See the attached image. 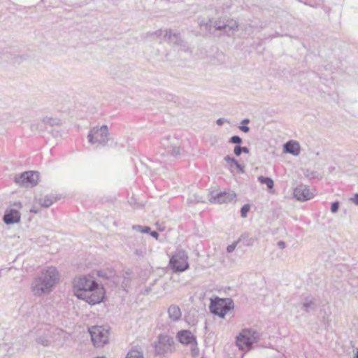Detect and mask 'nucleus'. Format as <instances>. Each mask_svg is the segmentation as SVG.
<instances>
[{"label": "nucleus", "instance_id": "ddd939ff", "mask_svg": "<svg viewBox=\"0 0 358 358\" xmlns=\"http://www.w3.org/2000/svg\"><path fill=\"white\" fill-rule=\"evenodd\" d=\"M294 196L298 201H304L311 199L314 194L306 185H299L294 189Z\"/></svg>", "mask_w": 358, "mask_h": 358}, {"label": "nucleus", "instance_id": "a19ab883", "mask_svg": "<svg viewBox=\"0 0 358 358\" xmlns=\"http://www.w3.org/2000/svg\"><path fill=\"white\" fill-rule=\"evenodd\" d=\"M150 235H151L152 237L155 238H158V236H159V234H158L156 231H152V232L150 233Z\"/></svg>", "mask_w": 358, "mask_h": 358}, {"label": "nucleus", "instance_id": "2f4dec72", "mask_svg": "<svg viewBox=\"0 0 358 358\" xmlns=\"http://www.w3.org/2000/svg\"><path fill=\"white\" fill-rule=\"evenodd\" d=\"M229 143L240 145L242 143V139L238 136H233L230 138Z\"/></svg>", "mask_w": 358, "mask_h": 358}, {"label": "nucleus", "instance_id": "a211bd4d", "mask_svg": "<svg viewBox=\"0 0 358 358\" xmlns=\"http://www.w3.org/2000/svg\"><path fill=\"white\" fill-rule=\"evenodd\" d=\"M169 318L172 322L178 321L181 316L182 313L180 308L176 305H171L168 308Z\"/></svg>", "mask_w": 358, "mask_h": 358}, {"label": "nucleus", "instance_id": "4c0bfd02", "mask_svg": "<svg viewBox=\"0 0 358 358\" xmlns=\"http://www.w3.org/2000/svg\"><path fill=\"white\" fill-rule=\"evenodd\" d=\"M285 243L284 241H278V246L280 248V249H284L285 248Z\"/></svg>", "mask_w": 358, "mask_h": 358}, {"label": "nucleus", "instance_id": "58836bf2", "mask_svg": "<svg viewBox=\"0 0 358 358\" xmlns=\"http://www.w3.org/2000/svg\"><path fill=\"white\" fill-rule=\"evenodd\" d=\"M225 119L224 118H220L217 120V124L219 125V126H221L224 124V122H225Z\"/></svg>", "mask_w": 358, "mask_h": 358}, {"label": "nucleus", "instance_id": "20e7f679", "mask_svg": "<svg viewBox=\"0 0 358 358\" xmlns=\"http://www.w3.org/2000/svg\"><path fill=\"white\" fill-rule=\"evenodd\" d=\"M174 341L173 338L166 334H161L157 340L154 342L153 347L156 355L164 356L173 351Z\"/></svg>", "mask_w": 358, "mask_h": 358}, {"label": "nucleus", "instance_id": "7ed1b4c3", "mask_svg": "<svg viewBox=\"0 0 358 358\" xmlns=\"http://www.w3.org/2000/svg\"><path fill=\"white\" fill-rule=\"evenodd\" d=\"M258 333L252 329H244L236 338V343L242 351L250 350L252 345L257 342Z\"/></svg>", "mask_w": 358, "mask_h": 358}, {"label": "nucleus", "instance_id": "5701e85b", "mask_svg": "<svg viewBox=\"0 0 358 358\" xmlns=\"http://www.w3.org/2000/svg\"><path fill=\"white\" fill-rule=\"evenodd\" d=\"M258 181L261 184H265L268 189H271L273 187V181L271 178L268 177H264V176H259L258 177Z\"/></svg>", "mask_w": 358, "mask_h": 358}, {"label": "nucleus", "instance_id": "2eb2a0df", "mask_svg": "<svg viewBox=\"0 0 358 358\" xmlns=\"http://www.w3.org/2000/svg\"><path fill=\"white\" fill-rule=\"evenodd\" d=\"M3 220L6 224L18 223L20 221V214L15 209L6 210Z\"/></svg>", "mask_w": 358, "mask_h": 358}, {"label": "nucleus", "instance_id": "f03ea898", "mask_svg": "<svg viewBox=\"0 0 358 358\" xmlns=\"http://www.w3.org/2000/svg\"><path fill=\"white\" fill-rule=\"evenodd\" d=\"M58 280L59 273L56 268L48 267L33 280L31 292L37 296L48 294L52 291Z\"/></svg>", "mask_w": 358, "mask_h": 358}, {"label": "nucleus", "instance_id": "473e14b6", "mask_svg": "<svg viewBox=\"0 0 358 358\" xmlns=\"http://www.w3.org/2000/svg\"><path fill=\"white\" fill-rule=\"evenodd\" d=\"M338 208H339V202L338 201L333 202L331 203V213H336L338 211Z\"/></svg>", "mask_w": 358, "mask_h": 358}, {"label": "nucleus", "instance_id": "1a4fd4ad", "mask_svg": "<svg viewBox=\"0 0 358 358\" xmlns=\"http://www.w3.org/2000/svg\"><path fill=\"white\" fill-rule=\"evenodd\" d=\"M155 35L161 38V39L169 43L174 44L176 45H182L183 41L180 36V34L178 32L173 31L171 29L166 30H157L155 32Z\"/></svg>", "mask_w": 358, "mask_h": 358}, {"label": "nucleus", "instance_id": "a878e982", "mask_svg": "<svg viewBox=\"0 0 358 358\" xmlns=\"http://www.w3.org/2000/svg\"><path fill=\"white\" fill-rule=\"evenodd\" d=\"M313 305L314 303L313 300L307 298L303 303L301 308L306 312H308L310 309L313 308Z\"/></svg>", "mask_w": 358, "mask_h": 358}, {"label": "nucleus", "instance_id": "b1692460", "mask_svg": "<svg viewBox=\"0 0 358 358\" xmlns=\"http://www.w3.org/2000/svg\"><path fill=\"white\" fill-rule=\"evenodd\" d=\"M187 202L189 204H195L199 202H204L203 198L196 194H190L187 199Z\"/></svg>", "mask_w": 358, "mask_h": 358}, {"label": "nucleus", "instance_id": "c9c22d12", "mask_svg": "<svg viewBox=\"0 0 358 358\" xmlns=\"http://www.w3.org/2000/svg\"><path fill=\"white\" fill-rule=\"evenodd\" d=\"M133 229L136 230V231H138L139 232L141 233V231L143 230V227L141 226V225H134L132 227Z\"/></svg>", "mask_w": 358, "mask_h": 358}, {"label": "nucleus", "instance_id": "37998d69", "mask_svg": "<svg viewBox=\"0 0 358 358\" xmlns=\"http://www.w3.org/2000/svg\"><path fill=\"white\" fill-rule=\"evenodd\" d=\"M31 212H34V213H36V210H31Z\"/></svg>", "mask_w": 358, "mask_h": 358}, {"label": "nucleus", "instance_id": "f8f14e48", "mask_svg": "<svg viewBox=\"0 0 358 358\" xmlns=\"http://www.w3.org/2000/svg\"><path fill=\"white\" fill-rule=\"evenodd\" d=\"M60 124V120L57 117L45 116L40 121L34 122L31 125V129L34 131H44L46 129V125L51 127L59 125Z\"/></svg>", "mask_w": 358, "mask_h": 358}, {"label": "nucleus", "instance_id": "6e6552de", "mask_svg": "<svg viewBox=\"0 0 358 358\" xmlns=\"http://www.w3.org/2000/svg\"><path fill=\"white\" fill-rule=\"evenodd\" d=\"M188 257L183 250L178 251L170 259V264L175 271H185L189 268Z\"/></svg>", "mask_w": 358, "mask_h": 358}, {"label": "nucleus", "instance_id": "cd10ccee", "mask_svg": "<svg viewBox=\"0 0 358 358\" xmlns=\"http://www.w3.org/2000/svg\"><path fill=\"white\" fill-rule=\"evenodd\" d=\"M199 24L201 27H204L206 30H210L213 24V20L210 19L207 21L201 20L199 21Z\"/></svg>", "mask_w": 358, "mask_h": 358}, {"label": "nucleus", "instance_id": "412c9836", "mask_svg": "<svg viewBox=\"0 0 358 358\" xmlns=\"http://www.w3.org/2000/svg\"><path fill=\"white\" fill-rule=\"evenodd\" d=\"M224 159L231 166H235L241 173H244L243 166H241L236 159L227 155L224 157Z\"/></svg>", "mask_w": 358, "mask_h": 358}, {"label": "nucleus", "instance_id": "4468645a", "mask_svg": "<svg viewBox=\"0 0 358 358\" xmlns=\"http://www.w3.org/2000/svg\"><path fill=\"white\" fill-rule=\"evenodd\" d=\"M177 140L175 138L169 137L163 141V145L165 147L168 154H171L173 157L180 155L179 147L175 143Z\"/></svg>", "mask_w": 358, "mask_h": 358}, {"label": "nucleus", "instance_id": "72a5a7b5", "mask_svg": "<svg viewBox=\"0 0 358 358\" xmlns=\"http://www.w3.org/2000/svg\"><path fill=\"white\" fill-rule=\"evenodd\" d=\"M237 243H238V241L234 242V243H233L232 244H231V245H228V246H227V251L229 253L232 252L235 250V248H236V247Z\"/></svg>", "mask_w": 358, "mask_h": 358}, {"label": "nucleus", "instance_id": "e433bc0d", "mask_svg": "<svg viewBox=\"0 0 358 358\" xmlns=\"http://www.w3.org/2000/svg\"><path fill=\"white\" fill-rule=\"evenodd\" d=\"M351 201L356 205H358V194H355L354 197L351 198Z\"/></svg>", "mask_w": 358, "mask_h": 358}, {"label": "nucleus", "instance_id": "aec40b11", "mask_svg": "<svg viewBox=\"0 0 358 358\" xmlns=\"http://www.w3.org/2000/svg\"><path fill=\"white\" fill-rule=\"evenodd\" d=\"M56 197L52 195H46L43 198H41L38 201L39 204L45 208L50 207L55 201Z\"/></svg>", "mask_w": 358, "mask_h": 358}, {"label": "nucleus", "instance_id": "a18cd8bd", "mask_svg": "<svg viewBox=\"0 0 358 358\" xmlns=\"http://www.w3.org/2000/svg\"><path fill=\"white\" fill-rule=\"evenodd\" d=\"M201 358H204V357H201Z\"/></svg>", "mask_w": 358, "mask_h": 358}, {"label": "nucleus", "instance_id": "393cba45", "mask_svg": "<svg viewBox=\"0 0 358 358\" xmlns=\"http://www.w3.org/2000/svg\"><path fill=\"white\" fill-rule=\"evenodd\" d=\"M216 29L217 30H224L225 29V17L222 19H218L213 22V24Z\"/></svg>", "mask_w": 358, "mask_h": 358}, {"label": "nucleus", "instance_id": "9b49d317", "mask_svg": "<svg viewBox=\"0 0 358 358\" xmlns=\"http://www.w3.org/2000/svg\"><path fill=\"white\" fill-rule=\"evenodd\" d=\"M236 196V194L233 192H217L213 191L210 193L208 200L213 203H227L235 201Z\"/></svg>", "mask_w": 358, "mask_h": 358}, {"label": "nucleus", "instance_id": "39448f33", "mask_svg": "<svg viewBox=\"0 0 358 358\" xmlns=\"http://www.w3.org/2000/svg\"><path fill=\"white\" fill-rule=\"evenodd\" d=\"M88 141L92 144L105 145L108 141V128L106 125L94 127L87 135Z\"/></svg>", "mask_w": 358, "mask_h": 358}, {"label": "nucleus", "instance_id": "c03bdc74", "mask_svg": "<svg viewBox=\"0 0 358 358\" xmlns=\"http://www.w3.org/2000/svg\"><path fill=\"white\" fill-rule=\"evenodd\" d=\"M356 357H357V358H358V352L356 354Z\"/></svg>", "mask_w": 358, "mask_h": 358}, {"label": "nucleus", "instance_id": "4be33fe9", "mask_svg": "<svg viewBox=\"0 0 358 358\" xmlns=\"http://www.w3.org/2000/svg\"><path fill=\"white\" fill-rule=\"evenodd\" d=\"M125 358H145L143 351L138 348H131Z\"/></svg>", "mask_w": 358, "mask_h": 358}, {"label": "nucleus", "instance_id": "423d86ee", "mask_svg": "<svg viewBox=\"0 0 358 358\" xmlns=\"http://www.w3.org/2000/svg\"><path fill=\"white\" fill-rule=\"evenodd\" d=\"M92 341L95 347L99 348L108 343L109 330L102 326H93L89 328Z\"/></svg>", "mask_w": 358, "mask_h": 358}, {"label": "nucleus", "instance_id": "ea45409f", "mask_svg": "<svg viewBox=\"0 0 358 358\" xmlns=\"http://www.w3.org/2000/svg\"><path fill=\"white\" fill-rule=\"evenodd\" d=\"M150 231V228L149 227H143V229L141 231V233L145 234V233H148Z\"/></svg>", "mask_w": 358, "mask_h": 358}, {"label": "nucleus", "instance_id": "c756f323", "mask_svg": "<svg viewBox=\"0 0 358 358\" xmlns=\"http://www.w3.org/2000/svg\"><path fill=\"white\" fill-rule=\"evenodd\" d=\"M36 342H37V343H38L44 347H47L50 345V341L47 338L46 336L38 337L36 339Z\"/></svg>", "mask_w": 358, "mask_h": 358}, {"label": "nucleus", "instance_id": "0eeeda50", "mask_svg": "<svg viewBox=\"0 0 358 358\" xmlns=\"http://www.w3.org/2000/svg\"><path fill=\"white\" fill-rule=\"evenodd\" d=\"M233 308L234 303L230 299H217L211 301L210 305V312L221 318H224L225 315Z\"/></svg>", "mask_w": 358, "mask_h": 358}, {"label": "nucleus", "instance_id": "6ab92c4d", "mask_svg": "<svg viewBox=\"0 0 358 358\" xmlns=\"http://www.w3.org/2000/svg\"><path fill=\"white\" fill-rule=\"evenodd\" d=\"M238 23L236 20L229 18L225 17V33L228 36H231V33L238 30Z\"/></svg>", "mask_w": 358, "mask_h": 358}, {"label": "nucleus", "instance_id": "f257e3e1", "mask_svg": "<svg viewBox=\"0 0 358 358\" xmlns=\"http://www.w3.org/2000/svg\"><path fill=\"white\" fill-rule=\"evenodd\" d=\"M73 287L75 296L89 304L99 303L104 296L103 287L91 275L76 277Z\"/></svg>", "mask_w": 358, "mask_h": 358}, {"label": "nucleus", "instance_id": "79ce46f5", "mask_svg": "<svg viewBox=\"0 0 358 358\" xmlns=\"http://www.w3.org/2000/svg\"><path fill=\"white\" fill-rule=\"evenodd\" d=\"M249 122H250L249 119H244V120H243L242 123L248 124V123H249Z\"/></svg>", "mask_w": 358, "mask_h": 358}, {"label": "nucleus", "instance_id": "7c9ffc66", "mask_svg": "<svg viewBox=\"0 0 358 358\" xmlns=\"http://www.w3.org/2000/svg\"><path fill=\"white\" fill-rule=\"evenodd\" d=\"M250 206L249 204H245L242 206L241 209V215L242 217H245L247 216V213L250 210Z\"/></svg>", "mask_w": 358, "mask_h": 358}, {"label": "nucleus", "instance_id": "f3484780", "mask_svg": "<svg viewBox=\"0 0 358 358\" xmlns=\"http://www.w3.org/2000/svg\"><path fill=\"white\" fill-rule=\"evenodd\" d=\"M283 150L285 153L298 156L300 154V145L297 141L291 140L284 144Z\"/></svg>", "mask_w": 358, "mask_h": 358}, {"label": "nucleus", "instance_id": "bb28decb", "mask_svg": "<svg viewBox=\"0 0 358 358\" xmlns=\"http://www.w3.org/2000/svg\"><path fill=\"white\" fill-rule=\"evenodd\" d=\"M234 152L236 156H240L242 152L248 154L249 153L250 151L247 147H241L240 145H236L234 148Z\"/></svg>", "mask_w": 358, "mask_h": 358}, {"label": "nucleus", "instance_id": "9d476101", "mask_svg": "<svg viewBox=\"0 0 358 358\" xmlns=\"http://www.w3.org/2000/svg\"><path fill=\"white\" fill-rule=\"evenodd\" d=\"M38 181V173L36 171H26L15 178V182L23 187H34Z\"/></svg>", "mask_w": 358, "mask_h": 358}, {"label": "nucleus", "instance_id": "f704fd0d", "mask_svg": "<svg viewBox=\"0 0 358 358\" xmlns=\"http://www.w3.org/2000/svg\"><path fill=\"white\" fill-rule=\"evenodd\" d=\"M239 129L245 133H248L250 131V127L245 125L240 126Z\"/></svg>", "mask_w": 358, "mask_h": 358}, {"label": "nucleus", "instance_id": "dca6fc26", "mask_svg": "<svg viewBox=\"0 0 358 358\" xmlns=\"http://www.w3.org/2000/svg\"><path fill=\"white\" fill-rule=\"evenodd\" d=\"M178 341L185 345H196V339L192 334L187 330L181 331L177 335Z\"/></svg>", "mask_w": 358, "mask_h": 358}, {"label": "nucleus", "instance_id": "c85d7f7f", "mask_svg": "<svg viewBox=\"0 0 358 358\" xmlns=\"http://www.w3.org/2000/svg\"><path fill=\"white\" fill-rule=\"evenodd\" d=\"M146 248L145 245H142L139 248H137L134 251V254L140 257V258H143L145 257V255H146Z\"/></svg>", "mask_w": 358, "mask_h": 358}]
</instances>
